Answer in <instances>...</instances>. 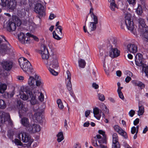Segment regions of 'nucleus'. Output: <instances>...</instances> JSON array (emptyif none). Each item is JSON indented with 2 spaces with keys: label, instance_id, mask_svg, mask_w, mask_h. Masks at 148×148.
<instances>
[{
  "label": "nucleus",
  "instance_id": "nucleus-11",
  "mask_svg": "<svg viewBox=\"0 0 148 148\" xmlns=\"http://www.w3.org/2000/svg\"><path fill=\"white\" fill-rule=\"evenodd\" d=\"M113 127L114 130L119 134L123 136L125 138H128L127 133L119 126L115 125L113 126Z\"/></svg>",
  "mask_w": 148,
  "mask_h": 148
},
{
  "label": "nucleus",
  "instance_id": "nucleus-30",
  "mask_svg": "<svg viewBox=\"0 0 148 148\" xmlns=\"http://www.w3.org/2000/svg\"><path fill=\"white\" fill-rule=\"evenodd\" d=\"M41 114L37 112L35 113L33 116V119L38 121H39L42 119L41 117Z\"/></svg>",
  "mask_w": 148,
  "mask_h": 148
},
{
  "label": "nucleus",
  "instance_id": "nucleus-53",
  "mask_svg": "<svg viewBox=\"0 0 148 148\" xmlns=\"http://www.w3.org/2000/svg\"><path fill=\"white\" fill-rule=\"evenodd\" d=\"M135 114V111L133 110H131L129 112V116L131 117H132Z\"/></svg>",
  "mask_w": 148,
  "mask_h": 148
},
{
  "label": "nucleus",
  "instance_id": "nucleus-46",
  "mask_svg": "<svg viewBox=\"0 0 148 148\" xmlns=\"http://www.w3.org/2000/svg\"><path fill=\"white\" fill-rule=\"evenodd\" d=\"M49 70L50 73L53 75L56 76L58 75V73L57 72H56L53 69L49 68Z\"/></svg>",
  "mask_w": 148,
  "mask_h": 148
},
{
  "label": "nucleus",
  "instance_id": "nucleus-42",
  "mask_svg": "<svg viewBox=\"0 0 148 148\" xmlns=\"http://www.w3.org/2000/svg\"><path fill=\"white\" fill-rule=\"evenodd\" d=\"M36 81L35 84L36 85L35 87L36 86H39L42 84L41 80L40 78H39V76H38L37 80L36 79Z\"/></svg>",
  "mask_w": 148,
  "mask_h": 148
},
{
  "label": "nucleus",
  "instance_id": "nucleus-36",
  "mask_svg": "<svg viewBox=\"0 0 148 148\" xmlns=\"http://www.w3.org/2000/svg\"><path fill=\"white\" fill-rule=\"evenodd\" d=\"M72 84L66 85L67 88L69 92L71 95L74 97H75V95L73 90L72 89Z\"/></svg>",
  "mask_w": 148,
  "mask_h": 148
},
{
  "label": "nucleus",
  "instance_id": "nucleus-13",
  "mask_svg": "<svg viewBox=\"0 0 148 148\" xmlns=\"http://www.w3.org/2000/svg\"><path fill=\"white\" fill-rule=\"evenodd\" d=\"M50 59L52 60L51 61H49L50 65L53 68H56L58 66V63L57 60V57L56 55H53L51 56Z\"/></svg>",
  "mask_w": 148,
  "mask_h": 148
},
{
  "label": "nucleus",
  "instance_id": "nucleus-10",
  "mask_svg": "<svg viewBox=\"0 0 148 148\" xmlns=\"http://www.w3.org/2000/svg\"><path fill=\"white\" fill-rule=\"evenodd\" d=\"M0 64L4 70L7 71L10 70L13 66V63L12 61L5 60L0 62Z\"/></svg>",
  "mask_w": 148,
  "mask_h": 148
},
{
  "label": "nucleus",
  "instance_id": "nucleus-3",
  "mask_svg": "<svg viewBox=\"0 0 148 148\" xmlns=\"http://www.w3.org/2000/svg\"><path fill=\"white\" fill-rule=\"evenodd\" d=\"M17 138L21 140L23 142L26 143V146L27 147L30 146L33 141V140L31 138L29 134L25 132H21L19 134Z\"/></svg>",
  "mask_w": 148,
  "mask_h": 148
},
{
  "label": "nucleus",
  "instance_id": "nucleus-56",
  "mask_svg": "<svg viewBox=\"0 0 148 148\" xmlns=\"http://www.w3.org/2000/svg\"><path fill=\"white\" fill-rule=\"evenodd\" d=\"M92 145L94 146L97 147V148H98V146L99 145H97V140H92Z\"/></svg>",
  "mask_w": 148,
  "mask_h": 148
},
{
  "label": "nucleus",
  "instance_id": "nucleus-15",
  "mask_svg": "<svg viewBox=\"0 0 148 148\" xmlns=\"http://www.w3.org/2000/svg\"><path fill=\"white\" fill-rule=\"evenodd\" d=\"M6 28L7 31L9 32L14 31L16 28V24L15 23L9 21L8 22Z\"/></svg>",
  "mask_w": 148,
  "mask_h": 148
},
{
  "label": "nucleus",
  "instance_id": "nucleus-28",
  "mask_svg": "<svg viewBox=\"0 0 148 148\" xmlns=\"http://www.w3.org/2000/svg\"><path fill=\"white\" fill-rule=\"evenodd\" d=\"M31 127L32 132L33 133L40 131L41 129L40 126L37 124H33L32 126H31Z\"/></svg>",
  "mask_w": 148,
  "mask_h": 148
},
{
  "label": "nucleus",
  "instance_id": "nucleus-37",
  "mask_svg": "<svg viewBox=\"0 0 148 148\" xmlns=\"http://www.w3.org/2000/svg\"><path fill=\"white\" fill-rule=\"evenodd\" d=\"M7 85L4 84H0V93H3L7 88Z\"/></svg>",
  "mask_w": 148,
  "mask_h": 148
},
{
  "label": "nucleus",
  "instance_id": "nucleus-51",
  "mask_svg": "<svg viewBox=\"0 0 148 148\" xmlns=\"http://www.w3.org/2000/svg\"><path fill=\"white\" fill-rule=\"evenodd\" d=\"M27 3L26 0H20L19 5L21 6L25 5Z\"/></svg>",
  "mask_w": 148,
  "mask_h": 148
},
{
  "label": "nucleus",
  "instance_id": "nucleus-62",
  "mask_svg": "<svg viewBox=\"0 0 148 148\" xmlns=\"http://www.w3.org/2000/svg\"><path fill=\"white\" fill-rule=\"evenodd\" d=\"M92 87L95 89H97L99 88V85L95 83H94L92 84Z\"/></svg>",
  "mask_w": 148,
  "mask_h": 148
},
{
  "label": "nucleus",
  "instance_id": "nucleus-12",
  "mask_svg": "<svg viewBox=\"0 0 148 148\" xmlns=\"http://www.w3.org/2000/svg\"><path fill=\"white\" fill-rule=\"evenodd\" d=\"M3 39L7 42L8 43V45L9 46H10V45L7 42L5 37L3 36H0V44L2 42ZM10 49V48L5 44H2L0 45V51L1 52H5L7 50H9Z\"/></svg>",
  "mask_w": 148,
  "mask_h": 148
},
{
  "label": "nucleus",
  "instance_id": "nucleus-22",
  "mask_svg": "<svg viewBox=\"0 0 148 148\" xmlns=\"http://www.w3.org/2000/svg\"><path fill=\"white\" fill-rule=\"evenodd\" d=\"M99 56L102 57V58L104 59V62L105 63V58L108 56V54L106 53V51L104 49L103 47H100L99 48Z\"/></svg>",
  "mask_w": 148,
  "mask_h": 148
},
{
  "label": "nucleus",
  "instance_id": "nucleus-5",
  "mask_svg": "<svg viewBox=\"0 0 148 148\" xmlns=\"http://www.w3.org/2000/svg\"><path fill=\"white\" fill-rule=\"evenodd\" d=\"M7 123H11L9 113L3 111L0 112V123L7 124Z\"/></svg>",
  "mask_w": 148,
  "mask_h": 148
},
{
  "label": "nucleus",
  "instance_id": "nucleus-32",
  "mask_svg": "<svg viewBox=\"0 0 148 148\" xmlns=\"http://www.w3.org/2000/svg\"><path fill=\"white\" fill-rule=\"evenodd\" d=\"M79 66L81 68H84L86 64V62L84 60L80 58L78 60Z\"/></svg>",
  "mask_w": 148,
  "mask_h": 148
},
{
  "label": "nucleus",
  "instance_id": "nucleus-54",
  "mask_svg": "<svg viewBox=\"0 0 148 148\" xmlns=\"http://www.w3.org/2000/svg\"><path fill=\"white\" fill-rule=\"evenodd\" d=\"M118 92L119 97H120V98H121V99H122L123 100H124V97L123 96V95L122 92Z\"/></svg>",
  "mask_w": 148,
  "mask_h": 148
},
{
  "label": "nucleus",
  "instance_id": "nucleus-6",
  "mask_svg": "<svg viewBox=\"0 0 148 148\" xmlns=\"http://www.w3.org/2000/svg\"><path fill=\"white\" fill-rule=\"evenodd\" d=\"M91 17L93 20V22H90L88 27V30L91 32L95 30L97 28L96 25L98 23V19L97 17L94 13L91 14Z\"/></svg>",
  "mask_w": 148,
  "mask_h": 148
},
{
  "label": "nucleus",
  "instance_id": "nucleus-50",
  "mask_svg": "<svg viewBox=\"0 0 148 148\" xmlns=\"http://www.w3.org/2000/svg\"><path fill=\"white\" fill-rule=\"evenodd\" d=\"M21 140H18L17 139H15V142L14 143L16 145H20L21 146L23 144L21 142Z\"/></svg>",
  "mask_w": 148,
  "mask_h": 148
},
{
  "label": "nucleus",
  "instance_id": "nucleus-43",
  "mask_svg": "<svg viewBox=\"0 0 148 148\" xmlns=\"http://www.w3.org/2000/svg\"><path fill=\"white\" fill-rule=\"evenodd\" d=\"M21 94L20 97L23 100H26L28 98V96L26 95L25 93L23 92V93H20Z\"/></svg>",
  "mask_w": 148,
  "mask_h": 148
},
{
  "label": "nucleus",
  "instance_id": "nucleus-38",
  "mask_svg": "<svg viewBox=\"0 0 148 148\" xmlns=\"http://www.w3.org/2000/svg\"><path fill=\"white\" fill-rule=\"evenodd\" d=\"M6 107V104L5 101L2 99H0V109H4Z\"/></svg>",
  "mask_w": 148,
  "mask_h": 148
},
{
  "label": "nucleus",
  "instance_id": "nucleus-52",
  "mask_svg": "<svg viewBox=\"0 0 148 148\" xmlns=\"http://www.w3.org/2000/svg\"><path fill=\"white\" fill-rule=\"evenodd\" d=\"M40 95L39 96L38 99L41 101H43L44 100V96L43 94L41 92L40 93Z\"/></svg>",
  "mask_w": 148,
  "mask_h": 148
},
{
  "label": "nucleus",
  "instance_id": "nucleus-25",
  "mask_svg": "<svg viewBox=\"0 0 148 148\" xmlns=\"http://www.w3.org/2000/svg\"><path fill=\"white\" fill-rule=\"evenodd\" d=\"M21 123L23 126L26 127H29V120L26 117H24L21 118Z\"/></svg>",
  "mask_w": 148,
  "mask_h": 148
},
{
  "label": "nucleus",
  "instance_id": "nucleus-26",
  "mask_svg": "<svg viewBox=\"0 0 148 148\" xmlns=\"http://www.w3.org/2000/svg\"><path fill=\"white\" fill-rule=\"evenodd\" d=\"M132 82L134 85L139 87L141 89H143L145 87V84L141 82L133 80L132 81Z\"/></svg>",
  "mask_w": 148,
  "mask_h": 148
},
{
  "label": "nucleus",
  "instance_id": "nucleus-21",
  "mask_svg": "<svg viewBox=\"0 0 148 148\" xmlns=\"http://www.w3.org/2000/svg\"><path fill=\"white\" fill-rule=\"evenodd\" d=\"M26 92H27V91ZM27 92L28 93L29 95H30V97L31 98V99L30 100V102L31 104L32 105L36 104V96L37 94H35V92L36 93H37L36 91L35 90V91H34V94H32V93H31L29 90L27 91Z\"/></svg>",
  "mask_w": 148,
  "mask_h": 148
},
{
  "label": "nucleus",
  "instance_id": "nucleus-40",
  "mask_svg": "<svg viewBox=\"0 0 148 148\" xmlns=\"http://www.w3.org/2000/svg\"><path fill=\"white\" fill-rule=\"evenodd\" d=\"M62 28L61 26H58L56 28V32L60 35H62Z\"/></svg>",
  "mask_w": 148,
  "mask_h": 148
},
{
  "label": "nucleus",
  "instance_id": "nucleus-19",
  "mask_svg": "<svg viewBox=\"0 0 148 148\" xmlns=\"http://www.w3.org/2000/svg\"><path fill=\"white\" fill-rule=\"evenodd\" d=\"M7 6L9 9L14 10L15 9L16 6L17 2L16 0H10L7 1Z\"/></svg>",
  "mask_w": 148,
  "mask_h": 148
},
{
  "label": "nucleus",
  "instance_id": "nucleus-64",
  "mask_svg": "<svg viewBox=\"0 0 148 148\" xmlns=\"http://www.w3.org/2000/svg\"><path fill=\"white\" fill-rule=\"evenodd\" d=\"M136 0H127V1L130 4L134 5L135 3Z\"/></svg>",
  "mask_w": 148,
  "mask_h": 148
},
{
  "label": "nucleus",
  "instance_id": "nucleus-49",
  "mask_svg": "<svg viewBox=\"0 0 148 148\" xmlns=\"http://www.w3.org/2000/svg\"><path fill=\"white\" fill-rule=\"evenodd\" d=\"M136 11L137 14L139 15H141L142 12V9L140 6H138L137 8Z\"/></svg>",
  "mask_w": 148,
  "mask_h": 148
},
{
  "label": "nucleus",
  "instance_id": "nucleus-47",
  "mask_svg": "<svg viewBox=\"0 0 148 148\" xmlns=\"http://www.w3.org/2000/svg\"><path fill=\"white\" fill-rule=\"evenodd\" d=\"M116 7V6L115 2H112L110 3V8L112 10L114 11V9Z\"/></svg>",
  "mask_w": 148,
  "mask_h": 148
},
{
  "label": "nucleus",
  "instance_id": "nucleus-33",
  "mask_svg": "<svg viewBox=\"0 0 148 148\" xmlns=\"http://www.w3.org/2000/svg\"><path fill=\"white\" fill-rule=\"evenodd\" d=\"M100 108L101 110L103 111L104 112L107 114L109 113V110L107 108L106 106L103 103L101 104Z\"/></svg>",
  "mask_w": 148,
  "mask_h": 148
},
{
  "label": "nucleus",
  "instance_id": "nucleus-20",
  "mask_svg": "<svg viewBox=\"0 0 148 148\" xmlns=\"http://www.w3.org/2000/svg\"><path fill=\"white\" fill-rule=\"evenodd\" d=\"M137 21L139 24V30L141 32L145 28L146 24L145 20L143 18H138Z\"/></svg>",
  "mask_w": 148,
  "mask_h": 148
},
{
  "label": "nucleus",
  "instance_id": "nucleus-17",
  "mask_svg": "<svg viewBox=\"0 0 148 148\" xmlns=\"http://www.w3.org/2000/svg\"><path fill=\"white\" fill-rule=\"evenodd\" d=\"M135 61L136 64L137 66H141L143 64V57L142 54L138 53L135 56Z\"/></svg>",
  "mask_w": 148,
  "mask_h": 148
},
{
  "label": "nucleus",
  "instance_id": "nucleus-61",
  "mask_svg": "<svg viewBox=\"0 0 148 148\" xmlns=\"http://www.w3.org/2000/svg\"><path fill=\"white\" fill-rule=\"evenodd\" d=\"M90 110H88L85 111V116L86 117H87L90 114Z\"/></svg>",
  "mask_w": 148,
  "mask_h": 148
},
{
  "label": "nucleus",
  "instance_id": "nucleus-34",
  "mask_svg": "<svg viewBox=\"0 0 148 148\" xmlns=\"http://www.w3.org/2000/svg\"><path fill=\"white\" fill-rule=\"evenodd\" d=\"M57 141L58 142H60L64 139L63 133L62 132H59L57 135Z\"/></svg>",
  "mask_w": 148,
  "mask_h": 148
},
{
  "label": "nucleus",
  "instance_id": "nucleus-57",
  "mask_svg": "<svg viewBox=\"0 0 148 148\" xmlns=\"http://www.w3.org/2000/svg\"><path fill=\"white\" fill-rule=\"evenodd\" d=\"M100 145L98 146L97 148H107L106 146L103 145V143H99Z\"/></svg>",
  "mask_w": 148,
  "mask_h": 148
},
{
  "label": "nucleus",
  "instance_id": "nucleus-2",
  "mask_svg": "<svg viewBox=\"0 0 148 148\" xmlns=\"http://www.w3.org/2000/svg\"><path fill=\"white\" fill-rule=\"evenodd\" d=\"M40 53L41 54L42 59L45 64L48 65L49 61L51 58H52L51 56L49 57V54L46 47L44 45H41V50L39 51Z\"/></svg>",
  "mask_w": 148,
  "mask_h": 148
},
{
  "label": "nucleus",
  "instance_id": "nucleus-24",
  "mask_svg": "<svg viewBox=\"0 0 148 148\" xmlns=\"http://www.w3.org/2000/svg\"><path fill=\"white\" fill-rule=\"evenodd\" d=\"M98 133L102 135L103 136V138L101 140H98V142L99 143H105L106 144V135L105 132L101 130H99L98 131Z\"/></svg>",
  "mask_w": 148,
  "mask_h": 148
},
{
  "label": "nucleus",
  "instance_id": "nucleus-60",
  "mask_svg": "<svg viewBox=\"0 0 148 148\" xmlns=\"http://www.w3.org/2000/svg\"><path fill=\"white\" fill-rule=\"evenodd\" d=\"M56 17V16L53 13H51L49 16V19L51 20L52 19H53Z\"/></svg>",
  "mask_w": 148,
  "mask_h": 148
},
{
  "label": "nucleus",
  "instance_id": "nucleus-45",
  "mask_svg": "<svg viewBox=\"0 0 148 148\" xmlns=\"http://www.w3.org/2000/svg\"><path fill=\"white\" fill-rule=\"evenodd\" d=\"M98 96L99 99L102 101H103L105 99L104 95L102 94H101L100 93L98 94Z\"/></svg>",
  "mask_w": 148,
  "mask_h": 148
},
{
  "label": "nucleus",
  "instance_id": "nucleus-55",
  "mask_svg": "<svg viewBox=\"0 0 148 148\" xmlns=\"http://www.w3.org/2000/svg\"><path fill=\"white\" fill-rule=\"evenodd\" d=\"M136 128L134 127H132L131 129V133L132 134H134L135 133H136Z\"/></svg>",
  "mask_w": 148,
  "mask_h": 148
},
{
  "label": "nucleus",
  "instance_id": "nucleus-58",
  "mask_svg": "<svg viewBox=\"0 0 148 148\" xmlns=\"http://www.w3.org/2000/svg\"><path fill=\"white\" fill-rule=\"evenodd\" d=\"M19 59H21V60H20V62L21 63V64H23L24 62H26L27 61H28L24 58H22V59L19 58Z\"/></svg>",
  "mask_w": 148,
  "mask_h": 148
},
{
  "label": "nucleus",
  "instance_id": "nucleus-41",
  "mask_svg": "<svg viewBox=\"0 0 148 148\" xmlns=\"http://www.w3.org/2000/svg\"><path fill=\"white\" fill-rule=\"evenodd\" d=\"M143 36L148 41V27L146 28L145 32L143 34Z\"/></svg>",
  "mask_w": 148,
  "mask_h": 148
},
{
  "label": "nucleus",
  "instance_id": "nucleus-14",
  "mask_svg": "<svg viewBox=\"0 0 148 148\" xmlns=\"http://www.w3.org/2000/svg\"><path fill=\"white\" fill-rule=\"evenodd\" d=\"M127 49L130 53H135L138 51L137 46L135 44L130 43L127 46Z\"/></svg>",
  "mask_w": 148,
  "mask_h": 148
},
{
  "label": "nucleus",
  "instance_id": "nucleus-23",
  "mask_svg": "<svg viewBox=\"0 0 148 148\" xmlns=\"http://www.w3.org/2000/svg\"><path fill=\"white\" fill-rule=\"evenodd\" d=\"M101 111L99 112V109L97 107L93 109L94 116L98 120H100L101 118Z\"/></svg>",
  "mask_w": 148,
  "mask_h": 148
},
{
  "label": "nucleus",
  "instance_id": "nucleus-35",
  "mask_svg": "<svg viewBox=\"0 0 148 148\" xmlns=\"http://www.w3.org/2000/svg\"><path fill=\"white\" fill-rule=\"evenodd\" d=\"M53 38L56 40H60L61 39V36L62 35H60L58 34L56 31H53Z\"/></svg>",
  "mask_w": 148,
  "mask_h": 148
},
{
  "label": "nucleus",
  "instance_id": "nucleus-1",
  "mask_svg": "<svg viewBox=\"0 0 148 148\" xmlns=\"http://www.w3.org/2000/svg\"><path fill=\"white\" fill-rule=\"evenodd\" d=\"M131 15L129 13L125 14V23L123 21L121 22L120 27L122 29H125V25L127 29L133 34H136V27L134 24V23L131 19Z\"/></svg>",
  "mask_w": 148,
  "mask_h": 148
},
{
  "label": "nucleus",
  "instance_id": "nucleus-27",
  "mask_svg": "<svg viewBox=\"0 0 148 148\" xmlns=\"http://www.w3.org/2000/svg\"><path fill=\"white\" fill-rule=\"evenodd\" d=\"M36 79L32 77H30L28 81L29 85L32 88L35 87Z\"/></svg>",
  "mask_w": 148,
  "mask_h": 148
},
{
  "label": "nucleus",
  "instance_id": "nucleus-18",
  "mask_svg": "<svg viewBox=\"0 0 148 148\" xmlns=\"http://www.w3.org/2000/svg\"><path fill=\"white\" fill-rule=\"evenodd\" d=\"M112 148H115L116 146L119 148V144L118 141V136L116 133H114L112 135Z\"/></svg>",
  "mask_w": 148,
  "mask_h": 148
},
{
  "label": "nucleus",
  "instance_id": "nucleus-59",
  "mask_svg": "<svg viewBox=\"0 0 148 148\" xmlns=\"http://www.w3.org/2000/svg\"><path fill=\"white\" fill-rule=\"evenodd\" d=\"M143 69V70H144V68ZM144 70L146 75L148 77V66L145 68Z\"/></svg>",
  "mask_w": 148,
  "mask_h": 148
},
{
  "label": "nucleus",
  "instance_id": "nucleus-48",
  "mask_svg": "<svg viewBox=\"0 0 148 148\" xmlns=\"http://www.w3.org/2000/svg\"><path fill=\"white\" fill-rule=\"evenodd\" d=\"M26 35L27 36H28L29 37H31L33 38L34 39V40H36V41H38V39L37 37L30 34L29 33H27L26 34Z\"/></svg>",
  "mask_w": 148,
  "mask_h": 148
},
{
  "label": "nucleus",
  "instance_id": "nucleus-7",
  "mask_svg": "<svg viewBox=\"0 0 148 148\" xmlns=\"http://www.w3.org/2000/svg\"><path fill=\"white\" fill-rule=\"evenodd\" d=\"M17 107L18 110L19 116L20 118H21L24 114L26 113L28 109L27 107L21 103V101H17Z\"/></svg>",
  "mask_w": 148,
  "mask_h": 148
},
{
  "label": "nucleus",
  "instance_id": "nucleus-39",
  "mask_svg": "<svg viewBox=\"0 0 148 148\" xmlns=\"http://www.w3.org/2000/svg\"><path fill=\"white\" fill-rule=\"evenodd\" d=\"M57 103L59 108L60 110H62L64 107V106L61 100L60 99L57 100Z\"/></svg>",
  "mask_w": 148,
  "mask_h": 148
},
{
  "label": "nucleus",
  "instance_id": "nucleus-44",
  "mask_svg": "<svg viewBox=\"0 0 148 148\" xmlns=\"http://www.w3.org/2000/svg\"><path fill=\"white\" fill-rule=\"evenodd\" d=\"M8 0H0V5L3 7L6 6Z\"/></svg>",
  "mask_w": 148,
  "mask_h": 148
},
{
  "label": "nucleus",
  "instance_id": "nucleus-8",
  "mask_svg": "<svg viewBox=\"0 0 148 148\" xmlns=\"http://www.w3.org/2000/svg\"><path fill=\"white\" fill-rule=\"evenodd\" d=\"M35 12L38 13L39 15V18H40L42 16L45 15V14L44 7L41 4L38 3L36 4L34 8Z\"/></svg>",
  "mask_w": 148,
  "mask_h": 148
},
{
  "label": "nucleus",
  "instance_id": "nucleus-4",
  "mask_svg": "<svg viewBox=\"0 0 148 148\" xmlns=\"http://www.w3.org/2000/svg\"><path fill=\"white\" fill-rule=\"evenodd\" d=\"M21 60V59H19L18 61L21 68L23 71L28 75L32 74L33 70L30 62L28 61H27L26 62H24L23 64H21V63L20 62V60Z\"/></svg>",
  "mask_w": 148,
  "mask_h": 148
},
{
  "label": "nucleus",
  "instance_id": "nucleus-31",
  "mask_svg": "<svg viewBox=\"0 0 148 148\" xmlns=\"http://www.w3.org/2000/svg\"><path fill=\"white\" fill-rule=\"evenodd\" d=\"M138 115L140 116L142 115L144 112V107L143 105L138 106Z\"/></svg>",
  "mask_w": 148,
  "mask_h": 148
},
{
  "label": "nucleus",
  "instance_id": "nucleus-29",
  "mask_svg": "<svg viewBox=\"0 0 148 148\" xmlns=\"http://www.w3.org/2000/svg\"><path fill=\"white\" fill-rule=\"evenodd\" d=\"M67 77L66 78V85L72 84L71 82V74L69 71H66Z\"/></svg>",
  "mask_w": 148,
  "mask_h": 148
},
{
  "label": "nucleus",
  "instance_id": "nucleus-63",
  "mask_svg": "<svg viewBox=\"0 0 148 148\" xmlns=\"http://www.w3.org/2000/svg\"><path fill=\"white\" fill-rule=\"evenodd\" d=\"M139 119L138 118L136 119L134 121V124L136 125L139 123Z\"/></svg>",
  "mask_w": 148,
  "mask_h": 148
},
{
  "label": "nucleus",
  "instance_id": "nucleus-9",
  "mask_svg": "<svg viewBox=\"0 0 148 148\" xmlns=\"http://www.w3.org/2000/svg\"><path fill=\"white\" fill-rule=\"evenodd\" d=\"M108 48L110 49L109 56L111 58H114L120 55V51L116 48H113L111 44L108 43L107 44Z\"/></svg>",
  "mask_w": 148,
  "mask_h": 148
},
{
  "label": "nucleus",
  "instance_id": "nucleus-16",
  "mask_svg": "<svg viewBox=\"0 0 148 148\" xmlns=\"http://www.w3.org/2000/svg\"><path fill=\"white\" fill-rule=\"evenodd\" d=\"M18 37L19 41L22 44L27 43L29 42V38H27L26 39V36L22 32H20L18 34Z\"/></svg>",
  "mask_w": 148,
  "mask_h": 148
}]
</instances>
